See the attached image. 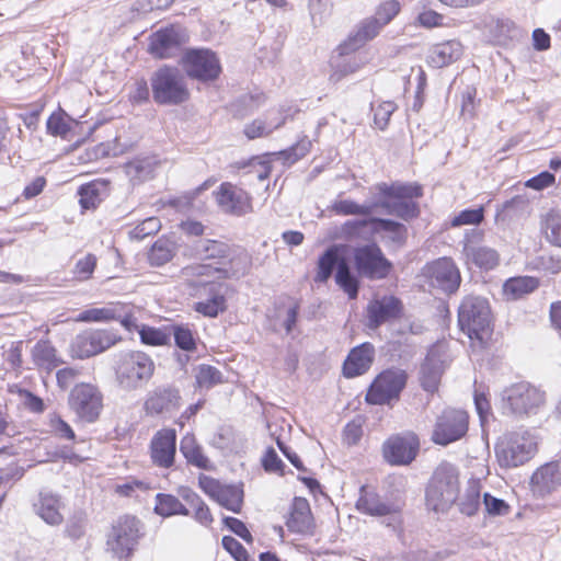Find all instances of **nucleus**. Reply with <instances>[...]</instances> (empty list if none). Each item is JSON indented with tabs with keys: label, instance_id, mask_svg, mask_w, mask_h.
I'll return each mask as SVG.
<instances>
[{
	"label": "nucleus",
	"instance_id": "34",
	"mask_svg": "<svg viewBox=\"0 0 561 561\" xmlns=\"http://www.w3.org/2000/svg\"><path fill=\"white\" fill-rule=\"evenodd\" d=\"M180 451L187 463L203 470L213 468L210 460L204 455L202 446L197 444L193 435H186L181 439Z\"/></svg>",
	"mask_w": 561,
	"mask_h": 561
},
{
	"label": "nucleus",
	"instance_id": "27",
	"mask_svg": "<svg viewBox=\"0 0 561 561\" xmlns=\"http://www.w3.org/2000/svg\"><path fill=\"white\" fill-rule=\"evenodd\" d=\"M286 526L290 533L313 535L314 522L309 502L305 497H295Z\"/></svg>",
	"mask_w": 561,
	"mask_h": 561
},
{
	"label": "nucleus",
	"instance_id": "44",
	"mask_svg": "<svg viewBox=\"0 0 561 561\" xmlns=\"http://www.w3.org/2000/svg\"><path fill=\"white\" fill-rule=\"evenodd\" d=\"M175 245L168 239H158L151 247L148 259L151 265L161 266L175 255Z\"/></svg>",
	"mask_w": 561,
	"mask_h": 561
},
{
	"label": "nucleus",
	"instance_id": "5",
	"mask_svg": "<svg viewBox=\"0 0 561 561\" xmlns=\"http://www.w3.org/2000/svg\"><path fill=\"white\" fill-rule=\"evenodd\" d=\"M152 99L158 105H180L188 101L190 91L181 70L162 66L150 77Z\"/></svg>",
	"mask_w": 561,
	"mask_h": 561
},
{
	"label": "nucleus",
	"instance_id": "14",
	"mask_svg": "<svg viewBox=\"0 0 561 561\" xmlns=\"http://www.w3.org/2000/svg\"><path fill=\"white\" fill-rule=\"evenodd\" d=\"M468 432V414L462 410L447 409L437 417L432 440L442 446L459 440Z\"/></svg>",
	"mask_w": 561,
	"mask_h": 561
},
{
	"label": "nucleus",
	"instance_id": "41",
	"mask_svg": "<svg viewBox=\"0 0 561 561\" xmlns=\"http://www.w3.org/2000/svg\"><path fill=\"white\" fill-rule=\"evenodd\" d=\"M32 355L34 363L41 368L53 369L62 363L49 341H38L33 347Z\"/></svg>",
	"mask_w": 561,
	"mask_h": 561
},
{
	"label": "nucleus",
	"instance_id": "55",
	"mask_svg": "<svg viewBox=\"0 0 561 561\" xmlns=\"http://www.w3.org/2000/svg\"><path fill=\"white\" fill-rule=\"evenodd\" d=\"M262 467L268 473H278L284 476L285 463L278 457L277 453L273 447H268L262 458Z\"/></svg>",
	"mask_w": 561,
	"mask_h": 561
},
{
	"label": "nucleus",
	"instance_id": "62",
	"mask_svg": "<svg viewBox=\"0 0 561 561\" xmlns=\"http://www.w3.org/2000/svg\"><path fill=\"white\" fill-rule=\"evenodd\" d=\"M554 181L556 176L553 173L549 171H542L539 174L527 180L525 182V186L536 191H541L543 188L551 186L554 183Z\"/></svg>",
	"mask_w": 561,
	"mask_h": 561
},
{
	"label": "nucleus",
	"instance_id": "57",
	"mask_svg": "<svg viewBox=\"0 0 561 561\" xmlns=\"http://www.w3.org/2000/svg\"><path fill=\"white\" fill-rule=\"evenodd\" d=\"M483 504L486 513L492 516H504L510 512V505L502 499L484 493Z\"/></svg>",
	"mask_w": 561,
	"mask_h": 561
},
{
	"label": "nucleus",
	"instance_id": "24",
	"mask_svg": "<svg viewBox=\"0 0 561 561\" xmlns=\"http://www.w3.org/2000/svg\"><path fill=\"white\" fill-rule=\"evenodd\" d=\"M371 232L380 234L388 247L402 248L408 241V227L393 219L369 217Z\"/></svg>",
	"mask_w": 561,
	"mask_h": 561
},
{
	"label": "nucleus",
	"instance_id": "29",
	"mask_svg": "<svg viewBox=\"0 0 561 561\" xmlns=\"http://www.w3.org/2000/svg\"><path fill=\"white\" fill-rule=\"evenodd\" d=\"M462 45L458 41H447L434 45L427 55V64L433 68H443L457 61L462 55Z\"/></svg>",
	"mask_w": 561,
	"mask_h": 561
},
{
	"label": "nucleus",
	"instance_id": "26",
	"mask_svg": "<svg viewBox=\"0 0 561 561\" xmlns=\"http://www.w3.org/2000/svg\"><path fill=\"white\" fill-rule=\"evenodd\" d=\"M534 492L545 496L561 486V461H550L539 467L531 476Z\"/></svg>",
	"mask_w": 561,
	"mask_h": 561
},
{
	"label": "nucleus",
	"instance_id": "28",
	"mask_svg": "<svg viewBox=\"0 0 561 561\" xmlns=\"http://www.w3.org/2000/svg\"><path fill=\"white\" fill-rule=\"evenodd\" d=\"M467 241L463 244V254L468 262H471L481 270L490 271L495 268L500 263L499 252L486 245H477L469 239V233H466Z\"/></svg>",
	"mask_w": 561,
	"mask_h": 561
},
{
	"label": "nucleus",
	"instance_id": "43",
	"mask_svg": "<svg viewBox=\"0 0 561 561\" xmlns=\"http://www.w3.org/2000/svg\"><path fill=\"white\" fill-rule=\"evenodd\" d=\"M170 335L174 337V343L180 350L192 353L197 348L196 333L188 324H172L169 328Z\"/></svg>",
	"mask_w": 561,
	"mask_h": 561
},
{
	"label": "nucleus",
	"instance_id": "18",
	"mask_svg": "<svg viewBox=\"0 0 561 561\" xmlns=\"http://www.w3.org/2000/svg\"><path fill=\"white\" fill-rule=\"evenodd\" d=\"M213 195L218 207L225 214L241 217L253 210L252 197L230 182L221 183L218 190L213 192Z\"/></svg>",
	"mask_w": 561,
	"mask_h": 561
},
{
	"label": "nucleus",
	"instance_id": "10",
	"mask_svg": "<svg viewBox=\"0 0 561 561\" xmlns=\"http://www.w3.org/2000/svg\"><path fill=\"white\" fill-rule=\"evenodd\" d=\"M140 520L135 516L125 515L113 525L107 537V547L118 559H128L140 538Z\"/></svg>",
	"mask_w": 561,
	"mask_h": 561
},
{
	"label": "nucleus",
	"instance_id": "58",
	"mask_svg": "<svg viewBox=\"0 0 561 561\" xmlns=\"http://www.w3.org/2000/svg\"><path fill=\"white\" fill-rule=\"evenodd\" d=\"M400 8L399 1L387 0L377 8L375 18L386 25L400 12Z\"/></svg>",
	"mask_w": 561,
	"mask_h": 561
},
{
	"label": "nucleus",
	"instance_id": "6",
	"mask_svg": "<svg viewBox=\"0 0 561 561\" xmlns=\"http://www.w3.org/2000/svg\"><path fill=\"white\" fill-rule=\"evenodd\" d=\"M545 402V393L528 382H517L502 392V412L506 415L536 414Z\"/></svg>",
	"mask_w": 561,
	"mask_h": 561
},
{
	"label": "nucleus",
	"instance_id": "64",
	"mask_svg": "<svg viewBox=\"0 0 561 561\" xmlns=\"http://www.w3.org/2000/svg\"><path fill=\"white\" fill-rule=\"evenodd\" d=\"M198 484L201 489L213 500L217 499L221 489L225 486L218 480L205 474H201L198 477Z\"/></svg>",
	"mask_w": 561,
	"mask_h": 561
},
{
	"label": "nucleus",
	"instance_id": "46",
	"mask_svg": "<svg viewBox=\"0 0 561 561\" xmlns=\"http://www.w3.org/2000/svg\"><path fill=\"white\" fill-rule=\"evenodd\" d=\"M121 305H110L103 308H91L79 314V320L84 322H102L121 319Z\"/></svg>",
	"mask_w": 561,
	"mask_h": 561
},
{
	"label": "nucleus",
	"instance_id": "54",
	"mask_svg": "<svg viewBox=\"0 0 561 561\" xmlns=\"http://www.w3.org/2000/svg\"><path fill=\"white\" fill-rule=\"evenodd\" d=\"M397 105L393 102L386 101L380 103L377 107L371 104L374 112V124L380 130H385L388 126L390 116L396 111Z\"/></svg>",
	"mask_w": 561,
	"mask_h": 561
},
{
	"label": "nucleus",
	"instance_id": "63",
	"mask_svg": "<svg viewBox=\"0 0 561 561\" xmlns=\"http://www.w3.org/2000/svg\"><path fill=\"white\" fill-rule=\"evenodd\" d=\"M50 426L55 434L64 439L73 440L76 438V434L71 426L64 421L59 415H54L50 419Z\"/></svg>",
	"mask_w": 561,
	"mask_h": 561
},
{
	"label": "nucleus",
	"instance_id": "1",
	"mask_svg": "<svg viewBox=\"0 0 561 561\" xmlns=\"http://www.w3.org/2000/svg\"><path fill=\"white\" fill-rule=\"evenodd\" d=\"M369 199L362 205L351 199H340L332 204L331 210L343 216H369L381 208L386 214L404 221L416 219L421 214L419 203L414 199L423 196V187L416 182H379L369 187Z\"/></svg>",
	"mask_w": 561,
	"mask_h": 561
},
{
	"label": "nucleus",
	"instance_id": "30",
	"mask_svg": "<svg viewBox=\"0 0 561 561\" xmlns=\"http://www.w3.org/2000/svg\"><path fill=\"white\" fill-rule=\"evenodd\" d=\"M444 371L443 360L434 352H430L420 369L421 386L425 391L437 390Z\"/></svg>",
	"mask_w": 561,
	"mask_h": 561
},
{
	"label": "nucleus",
	"instance_id": "42",
	"mask_svg": "<svg viewBox=\"0 0 561 561\" xmlns=\"http://www.w3.org/2000/svg\"><path fill=\"white\" fill-rule=\"evenodd\" d=\"M106 190L104 182H91L79 187V203L83 209L95 208L102 201V193Z\"/></svg>",
	"mask_w": 561,
	"mask_h": 561
},
{
	"label": "nucleus",
	"instance_id": "33",
	"mask_svg": "<svg viewBox=\"0 0 561 561\" xmlns=\"http://www.w3.org/2000/svg\"><path fill=\"white\" fill-rule=\"evenodd\" d=\"M343 262H347L343 257L336 245L329 247L318 260V271L314 280L325 283L331 277L333 271H337Z\"/></svg>",
	"mask_w": 561,
	"mask_h": 561
},
{
	"label": "nucleus",
	"instance_id": "61",
	"mask_svg": "<svg viewBox=\"0 0 561 561\" xmlns=\"http://www.w3.org/2000/svg\"><path fill=\"white\" fill-rule=\"evenodd\" d=\"M129 98L131 102L137 104L146 103L149 101L150 88L148 85V82L144 78L137 79L135 81Z\"/></svg>",
	"mask_w": 561,
	"mask_h": 561
},
{
	"label": "nucleus",
	"instance_id": "7",
	"mask_svg": "<svg viewBox=\"0 0 561 561\" xmlns=\"http://www.w3.org/2000/svg\"><path fill=\"white\" fill-rule=\"evenodd\" d=\"M403 502L388 500L379 495L376 490L368 485H362L359 496L356 501V508L366 515L374 517H387V526L397 529L402 524L401 512Z\"/></svg>",
	"mask_w": 561,
	"mask_h": 561
},
{
	"label": "nucleus",
	"instance_id": "22",
	"mask_svg": "<svg viewBox=\"0 0 561 561\" xmlns=\"http://www.w3.org/2000/svg\"><path fill=\"white\" fill-rule=\"evenodd\" d=\"M184 42V36L175 27H165L150 37L149 51L152 56L165 59L176 55Z\"/></svg>",
	"mask_w": 561,
	"mask_h": 561
},
{
	"label": "nucleus",
	"instance_id": "19",
	"mask_svg": "<svg viewBox=\"0 0 561 561\" xmlns=\"http://www.w3.org/2000/svg\"><path fill=\"white\" fill-rule=\"evenodd\" d=\"M420 442L416 435H394L382 445V454L387 462L394 466L411 463L417 456Z\"/></svg>",
	"mask_w": 561,
	"mask_h": 561
},
{
	"label": "nucleus",
	"instance_id": "40",
	"mask_svg": "<svg viewBox=\"0 0 561 561\" xmlns=\"http://www.w3.org/2000/svg\"><path fill=\"white\" fill-rule=\"evenodd\" d=\"M539 279L533 276H518L507 279L503 285L504 294L512 299H519L536 290Z\"/></svg>",
	"mask_w": 561,
	"mask_h": 561
},
{
	"label": "nucleus",
	"instance_id": "35",
	"mask_svg": "<svg viewBox=\"0 0 561 561\" xmlns=\"http://www.w3.org/2000/svg\"><path fill=\"white\" fill-rule=\"evenodd\" d=\"M481 485L478 480H470L465 492L457 499L456 503L461 514L473 516L477 514L481 504Z\"/></svg>",
	"mask_w": 561,
	"mask_h": 561
},
{
	"label": "nucleus",
	"instance_id": "13",
	"mask_svg": "<svg viewBox=\"0 0 561 561\" xmlns=\"http://www.w3.org/2000/svg\"><path fill=\"white\" fill-rule=\"evenodd\" d=\"M70 410L82 421L92 423L98 420L103 408V396L90 383H80L70 391Z\"/></svg>",
	"mask_w": 561,
	"mask_h": 561
},
{
	"label": "nucleus",
	"instance_id": "52",
	"mask_svg": "<svg viewBox=\"0 0 561 561\" xmlns=\"http://www.w3.org/2000/svg\"><path fill=\"white\" fill-rule=\"evenodd\" d=\"M160 229V219L158 217H149L129 231V238L131 240L141 241L149 236L156 234Z\"/></svg>",
	"mask_w": 561,
	"mask_h": 561
},
{
	"label": "nucleus",
	"instance_id": "60",
	"mask_svg": "<svg viewBox=\"0 0 561 561\" xmlns=\"http://www.w3.org/2000/svg\"><path fill=\"white\" fill-rule=\"evenodd\" d=\"M96 266V257L93 254H87L79 259L75 265L73 273L79 279H88L91 277Z\"/></svg>",
	"mask_w": 561,
	"mask_h": 561
},
{
	"label": "nucleus",
	"instance_id": "56",
	"mask_svg": "<svg viewBox=\"0 0 561 561\" xmlns=\"http://www.w3.org/2000/svg\"><path fill=\"white\" fill-rule=\"evenodd\" d=\"M221 543L237 561H254L249 556L247 549L232 536H224Z\"/></svg>",
	"mask_w": 561,
	"mask_h": 561
},
{
	"label": "nucleus",
	"instance_id": "15",
	"mask_svg": "<svg viewBox=\"0 0 561 561\" xmlns=\"http://www.w3.org/2000/svg\"><path fill=\"white\" fill-rule=\"evenodd\" d=\"M121 337L108 330H89L78 334L71 342L73 357L89 358L115 345Z\"/></svg>",
	"mask_w": 561,
	"mask_h": 561
},
{
	"label": "nucleus",
	"instance_id": "38",
	"mask_svg": "<svg viewBox=\"0 0 561 561\" xmlns=\"http://www.w3.org/2000/svg\"><path fill=\"white\" fill-rule=\"evenodd\" d=\"M157 161L153 157H137L125 164V172L131 181L144 182L152 178Z\"/></svg>",
	"mask_w": 561,
	"mask_h": 561
},
{
	"label": "nucleus",
	"instance_id": "50",
	"mask_svg": "<svg viewBox=\"0 0 561 561\" xmlns=\"http://www.w3.org/2000/svg\"><path fill=\"white\" fill-rule=\"evenodd\" d=\"M543 229L547 241L554 247L561 248V214L548 213Z\"/></svg>",
	"mask_w": 561,
	"mask_h": 561
},
{
	"label": "nucleus",
	"instance_id": "2",
	"mask_svg": "<svg viewBox=\"0 0 561 561\" xmlns=\"http://www.w3.org/2000/svg\"><path fill=\"white\" fill-rule=\"evenodd\" d=\"M459 471L449 462H442L434 471L425 490V504L435 513H447L459 496Z\"/></svg>",
	"mask_w": 561,
	"mask_h": 561
},
{
	"label": "nucleus",
	"instance_id": "17",
	"mask_svg": "<svg viewBox=\"0 0 561 561\" xmlns=\"http://www.w3.org/2000/svg\"><path fill=\"white\" fill-rule=\"evenodd\" d=\"M430 285L444 294L456 293L461 283L460 272L450 257H439L424 267Z\"/></svg>",
	"mask_w": 561,
	"mask_h": 561
},
{
	"label": "nucleus",
	"instance_id": "11",
	"mask_svg": "<svg viewBox=\"0 0 561 561\" xmlns=\"http://www.w3.org/2000/svg\"><path fill=\"white\" fill-rule=\"evenodd\" d=\"M408 375L402 369H387L381 371L369 386L366 401L370 404H389L398 400L407 385Z\"/></svg>",
	"mask_w": 561,
	"mask_h": 561
},
{
	"label": "nucleus",
	"instance_id": "21",
	"mask_svg": "<svg viewBox=\"0 0 561 561\" xmlns=\"http://www.w3.org/2000/svg\"><path fill=\"white\" fill-rule=\"evenodd\" d=\"M366 311L368 328L375 330L386 322L401 318L403 304L398 297L386 295L369 301Z\"/></svg>",
	"mask_w": 561,
	"mask_h": 561
},
{
	"label": "nucleus",
	"instance_id": "39",
	"mask_svg": "<svg viewBox=\"0 0 561 561\" xmlns=\"http://www.w3.org/2000/svg\"><path fill=\"white\" fill-rule=\"evenodd\" d=\"M154 513L162 517H170L173 515L188 516L190 510L180 501V499L172 494L158 493L156 495Z\"/></svg>",
	"mask_w": 561,
	"mask_h": 561
},
{
	"label": "nucleus",
	"instance_id": "25",
	"mask_svg": "<svg viewBox=\"0 0 561 561\" xmlns=\"http://www.w3.org/2000/svg\"><path fill=\"white\" fill-rule=\"evenodd\" d=\"M375 359V347L365 342L351 350L343 363V376L354 378L364 375L371 367Z\"/></svg>",
	"mask_w": 561,
	"mask_h": 561
},
{
	"label": "nucleus",
	"instance_id": "23",
	"mask_svg": "<svg viewBox=\"0 0 561 561\" xmlns=\"http://www.w3.org/2000/svg\"><path fill=\"white\" fill-rule=\"evenodd\" d=\"M151 458L159 467L169 468L174 462L176 434L174 430H161L156 433L151 444Z\"/></svg>",
	"mask_w": 561,
	"mask_h": 561
},
{
	"label": "nucleus",
	"instance_id": "31",
	"mask_svg": "<svg viewBox=\"0 0 561 561\" xmlns=\"http://www.w3.org/2000/svg\"><path fill=\"white\" fill-rule=\"evenodd\" d=\"M383 26L385 25L375 16L373 19L365 20L359 26L357 33L354 36H350L344 44L340 45L339 48L341 55H346L350 51L356 50L367 41L377 36Z\"/></svg>",
	"mask_w": 561,
	"mask_h": 561
},
{
	"label": "nucleus",
	"instance_id": "4",
	"mask_svg": "<svg viewBox=\"0 0 561 561\" xmlns=\"http://www.w3.org/2000/svg\"><path fill=\"white\" fill-rule=\"evenodd\" d=\"M458 325L471 341L483 344L492 332V312L488 299L465 297L458 308Z\"/></svg>",
	"mask_w": 561,
	"mask_h": 561
},
{
	"label": "nucleus",
	"instance_id": "12",
	"mask_svg": "<svg viewBox=\"0 0 561 561\" xmlns=\"http://www.w3.org/2000/svg\"><path fill=\"white\" fill-rule=\"evenodd\" d=\"M182 61L186 75L202 82L215 81L221 73L217 55L208 48H191Z\"/></svg>",
	"mask_w": 561,
	"mask_h": 561
},
{
	"label": "nucleus",
	"instance_id": "20",
	"mask_svg": "<svg viewBox=\"0 0 561 561\" xmlns=\"http://www.w3.org/2000/svg\"><path fill=\"white\" fill-rule=\"evenodd\" d=\"M196 296L201 299L194 304V310L204 317L216 318L227 309L225 285L209 282L196 287Z\"/></svg>",
	"mask_w": 561,
	"mask_h": 561
},
{
	"label": "nucleus",
	"instance_id": "49",
	"mask_svg": "<svg viewBox=\"0 0 561 561\" xmlns=\"http://www.w3.org/2000/svg\"><path fill=\"white\" fill-rule=\"evenodd\" d=\"M141 343L151 346H163L170 344V333L164 330L141 325L138 330Z\"/></svg>",
	"mask_w": 561,
	"mask_h": 561
},
{
	"label": "nucleus",
	"instance_id": "32",
	"mask_svg": "<svg viewBox=\"0 0 561 561\" xmlns=\"http://www.w3.org/2000/svg\"><path fill=\"white\" fill-rule=\"evenodd\" d=\"M36 514L48 525L57 526L64 520L60 514V500L50 493H39L38 501L34 503Z\"/></svg>",
	"mask_w": 561,
	"mask_h": 561
},
{
	"label": "nucleus",
	"instance_id": "8",
	"mask_svg": "<svg viewBox=\"0 0 561 561\" xmlns=\"http://www.w3.org/2000/svg\"><path fill=\"white\" fill-rule=\"evenodd\" d=\"M536 447V442L527 432L510 433L496 445L497 461L505 468L522 466L531 459Z\"/></svg>",
	"mask_w": 561,
	"mask_h": 561
},
{
	"label": "nucleus",
	"instance_id": "59",
	"mask_svg": "<svg viewBox=\"0 0 561 561\" xmlns=\"http://www.w3.org/2000/svg\"><path fill=\"white\" fill-rule=\"evenodd\" d=\"M46 126L48 133L53 136L66 137L70 131V125L60 113H53L48 117Z\"/></svg>",
	"mask_w": 561,
	"mask_h": 561
},
{
	"label": "nucleus",
	"instance_id": "36",
	"mask_svg": "<svg viewBox=\"0 0 561 561\" xmlns=\"http://www.w3.org/2000/svg\"><path fill=\"white\" fill-rule=\"evenodd\" d=\"M193 251L199 260L226 259L229 255L230 247L222 241L199 239L194 242Z\"/></svg>",
	"mask_w": 561,
	"mask_h": 561
},
{
	"label": "nucleus",
	"instance_id": "45",
	"mask_svg": "<svg viewBox=\"0 0 561 561\" xmlns=\"http://www.w3.org/2000/svg\"><path fill=\"white\" fill-rule=\"evenodd\" d=\"M336 284L347 294L350 299H356L359 290V280L352 273L347 262H343L335 272Z\"/></svg>",
	"mask_w": 561,
	"mask_h": 561
},
{
	"label": "nucleus",
	"instance_id": "16",
	"mask_svg": "<svg viewBox=\"0 0 561 561\" xmlns=\"http://www.w3.org/2000/svg\"><path fill=\"white\" fill-rule=\"evenodd\" d=\"M182 404L180 389L174 385H159L150 390L144 402V411L148 416H170Z\"/></svg>",
	"mask_w": 561,
	"mask_h": 561
},
{
	"label": "nucleus",
	"instance_id": "3",
	"mask_svg": "<svg viewBox=\"0 0 561 561\" xmlns=\"http://www.w3.org/2000/svg\"><path fill=\"white\" fill-rule=\"evenodd\" d=\"M154 370L153 359L141 351L119 353L114 364L116 381L125 391L144 388L153 377Z\"/></svg>",
	"mask_w": 561,
	"mask_h": 561
},
{
	"label": "nucleus",
	"instance_id": "48",
	"mask_svg": "<svg viewBox=\"0 0 561 561\" xmlns=\"http://www.w3.org/2000/svg\"><path fill=\"white\" fill-rule=\"evenodd\" d=\"M195 379L197 387L204 389H210L216 385L224 382L221 371L216 367L206 364H202L197 367Z\"/></svg>",
	"mask_w": 561,
	"mask_h": 561
},
{
	"label": "nucleus",
	"instance_id": "53",
	"mask_svg": "<svg viewBox=\"0 0 561 561\" xmlns=\"http://www.w3.org/2000/svg\"><path fill=\"white\" fill-rule=\"evenodd\" d=\"M484 220V207L463 209L451 219V227H461L465 225H480Z\"/></svg>",
	"mask_w": 561,
	"mask_h": 561
},
{
	"label": "nucleus",
	"instance_id": "37",
	"mask_svg": "<svg viewBox=\"0 0 561 561\" xmlns=\"http://www.w3.org/2000/svg\"><path fill=\"white\" fill-rule=\"evenodd\" d=\"M178 494L179 497L194 510V518L196 522L204 526H209L213 523L209 507L196 492L190 488L183 486L179 489Z\"/></svg>",
	"mask_w": 561,
	"mask_h": 561
},
{
	"label": "nucleus",
	"instance_id": "9",
	"mask_svg": "<svg viewBox=\"0 0 561 561\" xmlns=\"http://www.w3.org/2000/svg\"><path fill=\"white\" fill-rule=\"evenodd\" d=\"M354 265L357 273L368 279H385L393 268V264L376 243L356 247L353 251Z\"/></svg>",
	"mask_w": 561,
	"mask_h": 561
},
{
	"label": "nucleus",
	"instance_id": "47",
	"mask_svg": "<svg viewBox=\"0 0 561 561\" xmlns=\"http://www.w3.org/2000/svg\"><path fill=\"white\" fill-rule=\"evenodd\" d=\"M215 501L226 510L238 514L242 507L243 493L233 485H225Z\"/></svg>",
	"mask_w": 561,
	"mask_h": 561
},
{
	"label": "nucleus",
	"instance_id": "51",
	"mask_svg": "<svg viewBox=\"0 0 561 561\" xmlns=\"http://www.w3.org/2000/svg\"><path fill=\"white\" fill-rule=\"evenodd\" d=\"M264 102L263 94H244L232 105L234 116L244 117L256 110Z\"/></svg>",
	"mask_w": 561,
	"mask_h": 561
}]
</instances>
